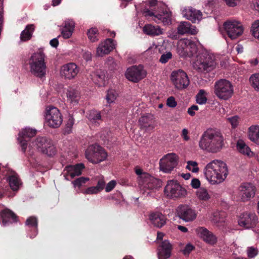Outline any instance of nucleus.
<instances>
[{
  "label": "nucleus",
  "mask_w": 259,
  "mask_h": 259,
  "mask_svg": "<svg viewBox=\"0 0 259 259\" xmlns=\"http://www.w3.org/2000/svg\"><path fill=\"white\" fill-rule=\"evenodd\" d=\"M227 121L230 123L232 128H235L239 123V117L238 116H234L227 118Z\"/></svg>",
  "instance_id": "nucleus-54"
},
{
  "label": "nucleus",
  "mask_w": 259,
  "mask_h": 259,
  "mask_svg": "<svg viewBox=\"0 0 259 259\" xmlns=\"http://www.w3.org/2000/svg\"><path fill=\"white\" fill-rule=\"evenodd\" d=\"M178 160V156L174 153L165 155L159 161L160 170L165 173L171 172L177 165Z\"/></svg>",
  "instance_id": "nucleus-12"
},
{
  "label": "nucleus",
  "mask_w": 259,
  "mask_h": 259,
  "mask_svg": "<svg viewBox=\"0 0 259 259\" xmlns=\"http://www.w3.org/2000/svg\"><path fill=\"white\" fill-rule=\"evenodd\" d=\"M214 93L219 99L227 100L233 95V86L229 80L224 79H220L214 83Z\"/></svg>",
  "instance_id": "nucleus-7"
},
{
  "label": "nucleus",
  "mask_w": 259,
  "mask_h": 259,
  "mask_svg": "<svg viewBox=\"0 0 259 259\" xmlns=\"http://www.w3.org/2000/svg\"><path fill=\"white\" fill-rule=\"evenodd\" d=\"M3 169H5L4 175L7 176L6 180L8 182L11 189L13 191H18L22 185V182L17 174L14 171H10L4 167Z\"/></svg>",
  "instance_id": "nucleus-17"
},
{
  "label": "nucleus",
  "mask_w": 259,
  "mask_h": 259,
  "mask_svg": "<svg viewBox=\"0 0 259 259\" xmlns=\"http://www.w3.org/2000/svg\"><path fill=\"white\" fill-rule=\"evenodd\" d=\"M224 137L221 131L215 128L205 131L199 141V147L203 150L211 153H217L223 148Z\"/></svg>",
  "instance_id": "nucleus-2"
},
{
  "label": "nucleus",
  "mask_w": 259,
  "mask_h": 259,
  "mask_svg": "<svg viewBox=\"0 0 259 259\" xmlns=\"http://www.w3.org/2000/svg\"><path fill=\"white\" fill-rule=\"evenodd\" d=\"M213 55L203 51L197 55L193 62V67L199 72H208L212 70L215 67Z\"/></svg>",
  "instance_id": "nucleus-4"
},
{
  "label": "nucleus",
  "mask_w": 259,
  "mask_h": 259,
  "mask_svg": "<svg viewBox=\"0 0 259 259\" xmlns=\"http://www.w3.org/2000/svg\"><path fill=\"white\" fill-rule=\"evenodd\" d=\"M45 55L42 50H39L33 53L29 60V64L31 73L41 78L46 74V65L45 62Z\"/></svg>",
  "instance_id": "nucleus-5"
},
{
  "label": "nucleus",
  "mask_w": 259,
  "mask_h": 259,
  "mask_svg": "<svg viewBox=\"0 0 259 259\" xmlns=\"http://www.w3.org/2000/svg\"><path fill=\"white\" fill-rule=\"evenodd\" d=\"M88 181H89V179L88 178L80 177L72 181V183L74 187L80 188Z\"/></svg>",
  "instance_id": "nucleus-50"
},
{
  "label": "nucleus",
  "mask_w": 259,
  "mask_h": 259,
  "mask_svg": "<svg viewBox=\"0 0 259 259\" xmlns=\"http://www.w3.org/2000/svg\"><path fill=\"white\" fill-rule=\"evenodd\" d=\"M105 184V182L104 179H101L98 181L97 185L96 187L98 189V190L100 192L104 188Z\"/></svg>",
  "instance_id": "nucleus-63"
},
{
  "label": "nucleus",
  "mask_w": 259,
  "mask_h": 259,
  "mask_svg": "<svg viewBox=\"0 0 259 259\" xmlns=\"http://www.w3.org/2000/svg\"><path fill=\"white\" fill-rule=\"evenodd\" d=\"M166 104L168 107L171 108L175 107L177 105V102L173 97H170L167 99Z\"/></svg>",
  "instance_id": "nucleus-59"
},
{
  "label": "nucleus",
  "mask_w": 259,
  "mask_h": 259,
  "mask_svg": "<svg viewBox=\"0 0 259 259\" xmlns=\"http://www.w3.org/2000/svg\"><path fill=\"white\" fill-rule=\"evenodd\" d=\"M85 155L90 162L96 164L105 160L107 154L102 147L97 144H94L88 147Z\"/></svg>",
  "instance_id": "nucleus-10"
},
{
  "label": "nucleus",
  "mask_w": 259,
  "mask_h": 259,
  "mask_svg": "<svg viewBox=\"0 0 259 259\" xmlns=\"http://www.w3.org/2000/svg\"><path fill=\"white\" fill-rule=\"evenodd\" d=\"M149 219L152 224L157 228L162 227L165 224L166 222L165 216L159 212L151 214Z\"/></svg>",
  "instance_id": "nucleus-33"
},
{
  "label": "nucleus",
  "mask_w": 259,
  "mask_h": 259,
  "mask_svg": "<svg viewBox=\"0 0 259 259\" xmlns=\"http://www.w3.org/2000/svg\"><path fill=\"white\" fill-rule=\"evenodd\" d=\"M147 72L142 66H133L126 69L125 76L128 80L138 82L144 78Z\"/></svg>",
  "instance_id": "nucleus-15"
},
{
  "label": "nucleus",
  "mask_w": 259,
  "mask_h": 259,
  "mask_svg": "<svg viewBox=\"0 0 259 259\" xmlns=\"http://www.w3.org/2000/svg\"><path fill=\"white\" fill-rule=\"evenodd\" d=\"M161 4L158 3L156 0H149L147 6L144 9L148 8L151 11L155 12L158 9V6Z\"/></svg>",
  "instance_id": "nucleus-48"
},
{
  "label": "nucleus",
  "mask_w": 259,
  "mask_h": 259,
  "mask_svg": "<svg viewBox=\"0 0 259 259\" xmlns=\"http://www.w3.org/2000/svg\"><path fill=\"white\" fill-rule=\"evenodd\" d=\"M117 96L118 94L115 90L112 89L108 90L106 96L107 103L111 104L114 103Z\"/></svg>",
  "instance_id": "nucleus-45"
},
{
  "label": "nucleus",
  "mask_w": 259,
  "mask_h": 259,
  "mask_svg": "<svg viewBox=\"0 0 259 259\" xmlns=\"http://www.w3.org/2000/svg\"><path fill=\"white\" fill-rule=\"evenodd\" d=\"M116 184V182L114 180H112L110 182H109L107 184V185L105 188L106 191L107 192H110L115 187Z\"/></svg>",
  "instance_id": "nucleus-60"
},
{
  "label": "nucleus",
  "mask_w": 259,
  "mask_h": 259,
  "mask_svg": "<svg viewBox=\"0 0 259 259\" xmlns=\"http://www.w3.org/2000/svg\"><path fill=\"white\" fill-rule=\"evenodd\" d=\"M181 11V14L184 17L193 23L199 22L202 17L201 11L190 6L182 7Z\"/></svg>",
  "instance_id": "nucleus-16"
},
{
  "label": "nucleus",
  "mask_w": 259,
  "mask_h": 259,
  "mask_svg": "<svg viewBox=\"0 0 259 259\" xmlns=\"http://www.w3.org/2000/svg\"><path fill=\"white\" fill-rule=\"evenodd\" d=\"M40 152L49 156H52L55 154L56 148L50 139H47L46 144Z\"/></svg>",
  "instance_id": "nucleus-36"
},
{
  "label": "nucleus",
  "mask_w": 259,
  "mask_h": 259,
  "mask_svg": "<svg viewBox=\"0 0 259 259\" xmlns=\"http://www.w3.org/2000/svg\"><path fill=\"white\" fill-rule=\"evenodd\" d=\"M237 150L241 153L246 155L248 156L252 155V152L251 151L249 147L247 146L242 140H238L237 143Z\"/></svg>",
  "instance_id": "nucleus-42"
},
{
  "label": "nucleus",
  "mask_w": 259,
  "mask_h": 259,
  "mask_svg": "<svg viewBox=\"0 0 259 259\" xmlns=\"http://www.w3.org/2000/svg\"><path fill=\"white\" fill-rule=\"evenodd\" d=\"M84 168L82 164H77L75 165H68L63 170V175L65 179L69 181L75 176H78L81 174V171Z\"/></svg>",
  "instance_id": "nucleus-22"
},
{
  "label": "nucleus",
  "mask_w": 259,
  "mask_h": 259,
  "mask_svg": "<svg viewBox=\"0 0 259 259\" xmlns=\"http://www.w3.org/2000/svg\"><path fill=\"white\" fill-rule=\"evenodd\" d=\"M75 23L72 20L68 19L64 21V26L61 30V35L65 38H70L74 31Z\"/></svg>",
  "instance_id": "nucleus-28"
},
{
  "label": "nucleus",
  "mask_w": 259,
  "mask_h": 259,
  "mask_svg": "<svg viewBox=\"0 0 259 259\" xmlns=\"http://www.w3.org/2000/svg\"><path fill=\"white\" fill-rule=\"evenodd\" d=\"M196 102L200 105H203L206 103L207 99L206 93L203 90H200L196 95Z\"/></svg>",
  "instance_id": "nucleus-47"
},
{
  "label": "nucleus",
  "mask_w": 259,
  "mask_h": 259,
  "mask_svg": "<svg viewBox=\"0 0 259 259\" xmlns=\"http://www.w3.org/2000/svg\"><path fill=\"white\" fill-rule=\"evenodd\" d=\"M164 193L169 198L177 199L186 197L187 191L177 181L172 180L167 182Z\"/></svg>",
  "instance_id": "nucleus-8"
},
{
  "label": "nucleus",
  "mask_w": 259,
  "mask_h": 259,
  "mask_svg": "<svg viewBox=\"0 0 259 259\" xmlns=\"http://www.w3.org/2000/svg\"><path fill=\"white\" fill-rule=\"evenodd\" d=\"M187 168L193 172H197L199 169L197 162L194 161H188L187 162Z\"/></svg>",
  "instance_id": "nucleus-51"
},
{
  "label": "nucleus",
  "mask_w": 259,
  "mask_h": 259,
  "mask_svg": "<svg viewBox=\"0 0 259 259\" xmlns=\"http://www.w3.org/2000/svg\"><path fill=\"white\" fill-rule=\"evenodd\" d=\"M226 213L223 211H215L213 212L209 218L211 222L218 227L224 226Z\"/></svg>",
  "instance_id": "nucleus-30"
},
{
  "label": "nucleus",
  "mask_w": 259,
  "mask_h": 259,
  "mask_svg": "<svg viewBox=\"0 0 259 259\" xmlns=\"http://www.w3.org/2000/svg\"><path fill=\"white\" fill-rule=\"evenodd\" d=\"M172 57V54L170 52H167L166 54H162L159 59V62L162 64L166 63Z\"/></svg>",
  "instance_id": "nucleus-57"
},
{
  "label": "nucleus",
  "mask_w": 259,
  "mask_h": 259,
  "mask_svg": "<svg viewBox=\"0 0 259 259\" xmlns=\"http://www.w3.org/2000/svg\"><path fill=\"white\" fill-rule=\"evenodd\" d=\"M247 255L249 258L254 257L258 253V249L257 248L251 246L248 247L246 250Z\"/></svg>",
  "instance_id": "nucleus-53"
},
{
  "label": "nucleus",
  "mask_w": 259,
  "mask_h": 259,
  "mask_svg": "<svg viewBox=\"0 0 259 259\" xmlns=\"http://www.w3.org/2000/svg\"><path fill=\"white\" fill-rule=\"evenodd\" d=\"M177 30L178 33L181 35L185 34L195 35L198 31L196 26L186 21L181 22L178 26Z\"/></svg>",
  "instance_id": "nucleus-25"
},
{
  "label": "nucleus",
  "mask_w": 259,
  "mask_h": 259,
  "mask_svg": "<svg viewBox=\"0 0 259 259\" xmlns=\"http://www.w3.org/2000/svg\"><path fill=\"white\" fill-rule=\"evenodd\" d=\"M0 223L4 226L7 225L11 221L15 222L16 220V215L13 211L8 208L3 210L0 213Z\"/></svg>",
  "instance_id": "nucleus-29"
},
{
  "label": "nucleus",
  "mask_w": 259,
  "mask_h": 259,
  "mask_svg": "<svg viewBox=\"0 0 259 259\" xmlns=\"http://www.w3.org/2000/svg\"><path fill=\"white\" fill-rule=\"evenodd\" d=\"M36 131L30 128H25L22 130L19 134L18 140L19 142L22 150L25 152L27 148V141L29 138L34 136Z\"/></svg>",
  "instance_id": "nucleus-20"
},
{
  "label": "nucleus",
  "mask_w": 259,
  "mask_h": 259,
  "mask_svg": "<svg viewBox=\"0 0 259 259\" xmlns=\"http://www.w3.org/2000/svg\"><path fill=\"white\" fill-rule=\"evenodd\" d=\"M139 122L141 127L144 128L145 130H152L155 127L151 115H146L141 117L139 119Z\"/></svg>",
  "instance_id": "nucleus-34"
},
{
  "label": "nucleus",
  "mask_w": 259,
  "mask_h": 259,
  "mask_svg": "<svg viewBox=\"0 0 259 259\" xmlns=\"http://www.w3.org/2000/svg\"><path fill=\"white\" fill-rule=\"evenodd\" d=\"M47 139L46 137H38L34 141L32 142L29 144V146L32 148H36L39 151H40L46 144Z\"/></svg>",
  "instance_id": "nucleus-43"
},
{
  "label": "nucleus",
  "mask_w": 259,
  "mask_h": 259,
  "mask_svg": "<svg viewBox=\"0 0 259 259\" xmlns=\"http://www.w3.org/2000/svg\"><path fill=\"white\" fill-rule=\"evenodd\" d=\"M197 198L203 201H207L211 198V195L208 190L204 187H201L196 192Z\"/></svg>",
  "instance_id": "nucleus-41"
},
{
  "label": "nucleus",
  "mask_w": 259,
  "mask_h": 259,
  "mask_svg": "<svg viewBox=\"0 0 259 259\" xmlns=\"http://www.w3.org/2000/svg\"><path fill=\"white\" fill-rule=\"evenodd\" d=\"M93 81L98 86L102 87L106 84L105 73L101 70H96L91 74Z\"/></svg>",
  "instance_id": "nucleus-31"
},
{
  "label": "nucleus",
  "mask_w": 259,
  "mask_h": 259,
  "mask_svg": "<svg viewBox=\"0 0 259 259\" xmlns=\"http://www.w3.org/2000/svg\"><path fill=\"white\" fill-rule=\"evenodd\" d=\"M197 51L196 43L190 39H181L178 42L177 52L181 57H191L197 53Z\"/></svg>",
  "instance_id": "nucleus-9"
},
{
  "label": "nucleus",
  "mask_w": 259,
  "mask_h": 259,
  "mask_svg": "<svg viewBox=\"0 0 259 259\" xmlns=\"http://www.w3.org/2000/svg\"><path fill=\"white\" fill-rule=\"evenodd\" d=\"M197 235L208 244L213 245L217 242V238L213 234L204 227H199L196 230Z\"/></svg>",
  "instance_id": "nucleus-24"
},
{
  "label": "nucleus",
  "mask_w": 259,
  "mask_h": 259,
  "mask_svg": "<svg viewBox=\"0 0 259 259\" xmlns=\"http://www.w3.org/2000/svg\"><path fill=\"white\" fill-rule=\"evenodd\" d=\"M66 96L67 101L72 105H74L78 103L79 100V93L78 91L71 88L67 90Z\"/></svg>",
  "instance_id": "nucleus-35"
},
{
  "label": "nucleus",
  "mask_w": 259,
  "mask_h": 259,
  "mask_svg": "<svg viewBox=\"0 0 259 259\" xmlns=\"http://www.w3.org/2000/svg\"><path fill=\"white\" fill-rule=\"evenodd\" d=\"M87 35L89 39L92 42H96L98 40V30L96 27H93L88 30Z\"/></svg>",
  "instance_id": "nucleus-44"
},
{
  "label": "nucleus",
  "mask_w": 259,
  "mask_h": 259,
  "mask_svg": "<svg viewBox=\"0 0 259 259\" xmlns=\"http://www.w3.org/2000/svg\"><path fill=\"white\" fill-rule=\"evenodd\" d=\"M87 117L90 122L94 125L100 124L102 121L100 112L97 110H91L88 113Z\"/></svg>",
  "instance_id": "nucleus-38"
},
{
  "label": "nucleus",
  "mask_w": 259,
  "mask_h": 259,
  "mask_svg": "<svg viewBox=\"0 0 259 259\" xmlns=\"http://www.w3.org/2000/svg\"><path fill=\"white\" fill-rule=\"evenodd\" d=\"M115 48V44L111 38H108L101 42L97 48L96 54L98 56L102 57L109 54Z\"/></svg>",
  "instance_id": "nucleus-23"
},
{
  "label": "nucleus",
  "mask_w": 259,
  "mask_h": 259,
  "mask_svg": "<svg viewBox=\"0 0 259 259\" xmlns=\"http://www.w3.org/2000/svg\"><path fill=\"white\" fill-rule=\"evenodd\" d=\"M144 32L150 35H159L162 34V31L158 26H153L151 24H147L143 28Z\"/></svg>",
  "instance_id": "nucleus-39"
},
{
  "label": "nucleus",
  "mask_w": 259,
  "mask_h": 259,
  "mask_svg": "<svg viewBox=\"0 0 259 259\" xmlns=\"http://www.w3.org/2000/svg\"><path fill=\"white\" fill-rule=\"evenodd\" d=\"M79 70V68L75 63H69L62 66L60 73L65 78L71 79L77 75Z\"/></svg>",
  "instance_id": "nucleus-18"
},
{
  "label": "nucleus",
  "mask_w": 259,
  "mask_h": 259,
  "mask_svg": "<svg viewBox=\"0 0 259 259\" xmlns=\"http://www.w3.org/2000/svg\"><path fill=\"white\" fill-rule=\"evenodd\" d=\"M171 245L169 242L165 240L158 247L157 256L158 259H167L171 254Z\"/></svg>",
  "instance_id": "nucleus-26"
},
{
  "label": "nucleus",
  "mask_w": 259,
  "mask_h": 259,
  "mask_svg": "<svg viewBox=\"0 0 259 259\" xmlns=\"http://www.w3.org/2000/svg\"><path fill=\"white\" fill-rule=\"evenodd\" d=\"M63 119L60 111L56 107L49 106L46 108V124L52 128H58L62 123Z\"/></svg>",
  "instance_id": "nucleus-11"
},
{
  "label": "nucleus",
  "mask_w": 259,
  "mask_h": 259,
  "mask_svg": "<svg viewBox=\"0 0 259 259\" xmlns=\"http://www.w3.org/2000/svg\"><path fill=\"white\" fill-rule=\"evenodd\" d=\"M223 26L226 33L231 39L237 38L243 32L242 24L236 21H227L224 23Z\"/></svg>",
  "instance_id": "nucleus-14"
},
{
  "label": "nucleus",
  "mask_w": 259,
  "mask_h": 259,
  "mask_svg": "<svg viewBox=\"0 0 259 259\" xmlns=\"http://www.w3.org/2000/svg\"><path fill=\"white\" fill-rule=\"evenodd\" d=\"M248 138L250 141L259 145V125L253 124L248 128Z\"/></svg>",
  "instance_id": "nucleus-32"
},
{
  "label": "nucleus",
  "mask_w": 259,
  "mask_h": 259,
  "mask_svg": "<svg viewBox=\"0 0 259 259\" xmlns=\"http://www.w3.org/2000/svg\"><path fill=\"white\" fill-rule=\"evenodd\" d=\"M26 226L30 228L36 229L37 227V221L36 218L30 217L26 221Z\"/></svg>",
  "instance_id": "nucleus-52"
},
{
  "label": "nucleus",
  "mask_w": 259,
  "mask_h": 259,
  "mask_svg": "<svg viewBox=\"0 0 259 259\" xmlns=\"http://www.w3.org/2000/svg\"><path fill=\"white\" fill-rule=\"evenodd\" d=\"M188 133L189 132L187 128H183L182 130L181 136L186 141H188L190 140V137L188 136Z\"/></svg>",
  "instance_id": "nucleus-62"
},
{
  "label": "nucleus",
  "mask_w": 259,
  "mask_h": 259,
  "mask_svg": "<svg viewBox=\"0 0 259 259\" xmlns=\"http://www.w3.org/2000/svg\"><path fill=\"white\" fill-rule=\"evenodd\" d=\"M203 174L209 184L217 185L221 184L226 179L229 170L225 162L214 159L205 165L203 169Z\"/></svg>",
  "instance_id": "nucleus-1"
},
{
  "label": "nucleus",
  "mask_w": 259,
  "mask_h": 259,
  "mask_svg": "<svg viewBox=\"0 0 259 259\" xmlns=\"http://www.w3.org/2000/svg\"><path fill=\"white\" fill-rule=\"evenodd\" d=\"M40 152L49 156H52L55 154L56 148L50 139H47L46 144Z\"/></svg>",
  "instance_id": "nucleus-37"
},
{
  "label": "nucleus",
  "mask_w": 259,
  "mask_h": 259,
  "mask_svg": "<svg viewBox=\"0 0 259 259\" xmlns=\"http://www.w3.org/2000/svg\"><path fill=\"white\" fill-rule=\"evenodd\" d=\"M249 81L251 87L259 92V73L252 74L249 78Z\"/></svg>",
  "instance_id": "nucleus-46"
},
{
  "label": "nucleus",
  "mask_w": 259,
  "mask_h": 259,
  "mask_svg": "<svg viewBox=\"0 0 259 259\" xmlns=\"http://www.w3.org/2000/svg\"><path fill=\"white\" fill-rule=\"evenodd\" d=\"M170 79L176 88L178 89H185L190 83L187 74L182 69L173 71L170 75Z\"/></svg>",
  "instance_id": "nucleus-13"
},
{
  "label": "nucleus",
  "mask_w": 259,
  "mask_h": 259,
  "mask_svg": "<svg viewBox=\"0 0 259 259\" xmlns=\"http://www.w3.org/2000/svg\"><path fill=\"white\" fill-rule=\"evenodd\" d=\"M239 195L243 201L249 200L255 195V188L252 184L245 183L239 187Z\"/></svg>",
  "instance_id": "nucleus-21"
},
{
  "label": "nucleus",
  "mask_w": 259,
  "mask_h": 259,
  "mask_svg": "<svg viewBox=\"0 0 259 259\" xmlns=\"http://www.w3.org/2000/svg\"><path fill=\"white\" fill-rule=\"evenodd\" d=\"M135 171L138 176V185L141 192L147 196L150 195L152 191L157 190L161 187L160 180L154 178L149 174L143 172L139 166H136Z\"/></svg>",
  "instance_id": "nucleus-3"
},
{
  "label": "nucleus",
  "mask_w": 259,
  "mask_h": 259,
  "mask_svg": "<svg viewBox=\"0 0 259 259\" xmlns=\"http://www.w3.org/2000/svg\"><path fill=\"white\" fill-rule=\"evenodd\" d=\"M178 214L180 219L186 222L193 221L197 217L195 210L186 205L179 207Z\"/></svg>",
  "instance_id": "nucleus-19"
},
{
  "label": "nucleus",
  "mask_w": 259,
  "mask_h": 259,
  "mask_svg": "<svg viewBox=\"0 0 259 259\" xmlns=\"http://www.w3.org/2000/svg\"><path fill=\"white\" fill-rule=\"evenodd\" d=\"M100 192V191L96 186L90 187L84 190L82 193L84 194H96Z\"/></svg>",
  "instance_id": "nucleus-56"
},
{
  "label": "nucleus",
  "mask_w": 259,
  "mask_h": 259,
  "mask_svg": "<svg viewBox=\"0 0 259 259\" xmlns=\"http://www.w3.org/2000/svg\"><path fill=\"white\" fill-rule=\"evenodd\" d=\"M201 183L199 179L194 178L191 180V186L194 189H199L200 187Z\"/></svg>",
  "instance_id": "nucleus-58"
},
{
  "label": "nucleus",
  "mask_w": 259,
  "mask_h": 259,
  "mask_svg": "<svg viewBox=\"0 0 259 259\" xmlns=\"http://www.w3.org/2000/svg\"><path fill=\"white\" fill-rule=\"evenodd\" d=\"M251 31L253 36L259 40V20H256L252 24Z\"/></svg>",
  "instance_id": "nucleus-49"
},
{
  "label": "nucleus",
  "mask_w": 259,
  "mask_h": 259,
  "mask_svg": "<svg viewBox=\"0 0 259 259\" xmlns=\"http://www.w3.org/2000/svg\"><path fill=\"white\" fill-rule=\"evenodd\" d=\"M34 28L35 27L33 24L27 25L25 29L22 31L20 34L21 40L25 41L29 40L31 38Z\"/></svg>",
  "instance_id": "nucleus-40"
},
{
  "label": "nucleus",
  "mask_w": 259,
  "mask_h": 259,
  "mask_svg": "<svg viewBox=\"0 0 259 259\" xmlns=\"http://www.w3.org/2000/svg\"><path fill=\"white\" fill-rule=\"evenodd\" d=\"M256 220L257 219L254 214L244 213L240 217L238 223L240 226L249 228L255 224Z\"/></svg>",
  "instance_id": "nucleus-27"
},
{
  "label": "nucleus",
  "mask_w": 259,
  "mask_h": 259,
  "mask_svg": "<svg viewBox=\"0 0 259 259\" xmlns=\"http://www.w3.org/2000/svg\"><path fill=\"white\" fill-rule=\"evenodd\" d=\"M74 120L72 116L69 115L66 125L65 132L69 134L71 132V128L74 124Z\"/></svg>",
  "instance_id": "nucleus-55"
},
{
  "label": "nucleus",
  "mask_w": 259,
  "mask_h": 259,
  "mask_svg": "<svg viewBox=\"0 0 259 259\" xmlns=\"http://www.w3.org/2000/svg\"><path fill=\"white\" fill-rule=\"evenodd\" d=\"M142 13L145 17H152L153 20L156 22H161L164 24L171 22V12L164 4L158 6V9L155 11H151L148 8L143 9Z\"/></svg>",
  "instance_id": "nucleus-6"
},
{
  "label": "nucleus",
  "mask_w": 259,
  "mask_h": 259,
  "mask_svg": "<svg viewBox=\"0 0 259 259\" xmlns=\"http://www.w3.org/2000/svg\"><path fill=\"white\" fill-rule=\"evenodd\" d=\"M198 107L197 105H192L188 109V114L193 116L195 115V111L198 110Z\"/></svg>",
  "instance_id": "nucleus-61"
},
{
  "label": "nucleus",
  "mask_w": 259,
  "mask_h": 259,
  "mask_svg": "<svg viewBox=\"0 0 259 259\" xmlns=\"http://www.w3.org/2000/svg\"><path fill=\"white\" fill-rule=\"evenodd\" d=\"M194 249V246L191 244H188L185 246L183 250V252L185 254H188L190 252L192 251Z\"/></svg>",
  "instance_id": "nucleus-64"
}]
</instances>
